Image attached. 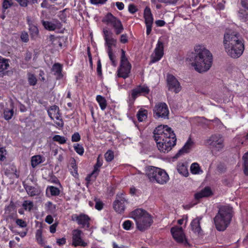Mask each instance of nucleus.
Returning <instances> with one entry per match:
<instances>
[{
  "label": "nucleus",
  "instance_id": "1",
  "mask_svg": "<svg viewBox=\"0 0 248 248\" xmlns=\"http://www.w3.org/2000/svg\"><path fill=\"white\" fill-rule=\"evenodd\" d=\"M244 40L237 32L226 29L223 36V45L225 51L232 58L237 59L243 53L245 49Z\"/></svg>",
  "mask_w": 248,
  "mask_h": 248
},
{
  "label": "nucleus",
  "instance_id": "2",
  "mask_svg": "<svg viewBox=\"0 0 248 248\" xmlns=\"http://www.w3.org/2000/svg\"><path fill=\"white\" fill-rule=\"evenodd\" d=\"M187 60L191 62L192 66L196 71L201 73L210 69L212 64L213 56L204 46L198 45L195 46L193 51L188 54Z\"/></svg>",
  "mask_w": 248,
  "mask_h": 248
},
{
  "label": "nucleus",
  "instance_id": "3",
  "mask_svg": "<svg viewBox=\"0 0 248 248\" xmlns=\"http://www.w3.org/2000/svg\"><path fill=\"white\" fill-rule=\"evenodd\" d=\"M232 207L225 205L219 208L217 214L214 218L216 229L223 231L228 227L233 215Z\"/></svg>",
  "mask_w": 248,
  "mask_h": 248
},
{
  "label": "nucleus",
  "instance_id": "4",
  "mask_svg": "<svg viewBox=\"0 0 248 248\" xmlns=\"http://www.w3.org/2000/svg\"><path fill=\"white\" fill-rule=\"evenodd\" d=\"M130 216L135 221L137 228L141 232L148 229L153 222L151 215L141 208L133 211L130 213Z\"/></svg>",
  "mask_w": 248,
  "mask_h": 248
},
{
  "label": "nucleus",
  "instance_id": "5",
  "mask_svg": "<svg viewBox=\"0 0 248 248\" xmlns=\"http://www.w3.org/2000/svg\"><path fill=\"white\" fill-rule=\"evenodd\" d=\"M154 138L155 140L167 141V143L174 146L176 138L173 131L168 125H159L154 131Z\"/></svg>",
  "mask_w": 248,
  "mask_h": 248
},
{
  "label": "nucleus",
  "instance_id": "6",
  "mask_svg": "<svg viewBox=\"0 0 248 248\" xmlns=\"http://www.w3.org/2000/svg\"><path fill=\"white\" fill-rule=\"evenodd\" d=\"M145 172L150 181L152 183L164 185L169 180L167 173L164 170L157 167L148 166L146 168Z\"/></svg>",
  "mask_w": 248,
  "mask_h": 248
},
{
  "label": "nucleus",
  "instance_id": "7",
  "mask_svg": "<svg viewBox=\"0 0 248 248\" xmlns=\"http://www.w3.org/2000/svg\"><path fill=\"white\" fill-rule=\"evenodd\" d=\"M131 64L128 62L125 56V52L121 49L120 65L117 70V76L124 79L129 76L131 69Z\"/></svg>",
  "mask_w": 248,
  "mask_h": 248
},
{
  "label": "nucleus",
  "instance_id": "8",
  "mask_svg": "<svg viewBox=\"0 0 248 248\" xmlns=\"http://www.w3.org/2000/svg\"><path fill=\"white\" fill-rule=\"evenodd\" d=\"M212 151H221L224 147V139L219 134L211 135L206 141Z\"/></svg>",
  "mask_w": 248,
  "mask_h": 248
},
{
  "label": "nucleus",
  "instance_id": "9",
  "mask_svg": "<svg viewBox=\"0 0 248 248\" xmlns=\"http://www.w3.org/2000/svg\"><path fill=\"white\" fill-rule=\"evenodd\" d=\"M102 21L108 25L112 26L115 29V33L117 35L120 34L124 30L121 21L111 13H108L103 19Z\"/></svg>",
  "mask_w": 248,
  "mask_h": 248
},
{
  "label": "nucleus",
  "instance_id": "10",
  "mask_svg": "<svg viewBox=\"0 0 248 248\" xmlns=\"http://www.w3.org/2000/svg\"><path fill=\"white\" fill-rule=\"evenodd\" d=\"M102 21L108 25L112 26L115 29V33L117 35L120 34L124 30L121 21L111 13H108L103 19Z\"/></svg>",
  "mask_w": 248,
  "mask_h": 248
},
{
  "label": "nucleus",
  "instance_id": "11",
  "mask_svg": "<svg viewBox=\"0 0 248 248\" xmlns=\"http://www.w3.org/2000/svg\"><path fill=\"white\" fill-rule=\"evenodd\" d=\"M153 113L155 118L169 119V109L167 105L164 102L156 103L154 108Z\"/></svg>",
  "mask_w": 248,
  "mask_h": 248
},
{
  "label": "nucleus",
  "instance_id": "12",
  "mask_svg": "<svg viewBox=\"0 0 248 248\" xmlns=\"http://www.w3.org/2000/svg\"><path fill=\"white\" fill-rule=\"evenodd\" d=\"M127 201L124 197L122 193H118L116 196V199L113 202V206L114 210L118 213H123L125 208V204Z\"/></svg>",
  "mask_w": 248,
  "mask_h": 248
},
{
  "label": "nucleus",
  "instance_id": "13",
  "mask_svg": "<svg viewBox=\"0 0 248 248\" xmlns=\"http://www.w3.org/2000/svg\"><path fill=\"white\" fill-rule=\"evenodd\" d=\"M167 82L168 90L177 93L182 89L180 83L177 78L172 75H168L167 76Z\"/></svg>",
  "mask_w": 248,
  "mask_h": 248
},
{
  "label": "nucleus",
  "instance_id": "14",
  "mask_svg": "<svg viewBox=\"0 0 248 248\" xmlns=\"http://www.w3.org/2000/svg\"><path fill=\"white\" fill-rule=\"evenodd\" d=\"M105 45L107 46V52L112 51V47H115L117 40L112 37V32L108 30L104 29L103 31Z\"/></svg>",
  "mask_w": 248,
  "mask_h": 248
},
{
  "label": "nucleus",
  "instance_id": "15",
  "mask_svg": "<svg viewBox=\"0 0 248 248\" xmlns=\"http://www.w3.org/2000/svg\"><path fill=\"white\" fill-rule=\"evenodd\" d=\"M173 238L179 243H187L185 235L182 227H174L170 230Z\"/></svg>",
  "mask_w": 248,
  "mask_h": 248
},
{
  "label": "nucleus",
  "instance_id": "16",
  "mask_svg": "<svg viewBox=\"0 0 248 248\" xmlns=\"http://www.w3.org/2000/svg\"><path fill=\"white\" fill-rule=\"evenodd\" d=\"M90 219L88 215L84 214L75 215L74 217H72V220L76 221L78 225L81 226V228L86 229L90 227Z\"/></svg>",
  "mask_w": 248,
  "mask_h": 248
},
{
  "label": "nucleus",
  "instance_id": "17",
  "mask_svg": "<svg viewBox=\"0 0 248 248\" xmlns=\"http://www.w3.org/2000/svg\"><path fill=\"white\" fill-rule=\"evenodd\" d=\"M163 43L160 40H158L156 47L154 50L155 53L151 55V62L154 63L160 60L163 56Z\"/></svg>",
  "mask_w": 248,
  "mask_h": 248
},
{
  "label": "nucleus",
  "instance_id": "18",
  "mask_svg": "<svg viewBox=\"0 0 248 248\" xmlns=\"http://www.w3.org/2000/svg\"><path fill=\"white\" fill-rule=\"evenodd\" d=\"M82 232L81 230L76 229L72 232V244L75 247L82 246L86 247L87 246V243L84 242L81 239V234Z\"/></svg>",
  "mask_w": 248,
  "mask_h": 248
},
{
  "label": "nucleus",
  "instance_id": "19",
  "mask_svg": "<svg viewBox=\"0 0 248 248\" xmlns=\"http://www.w3.org/2000/svg\"><path fill=\"white\" fill-rule=\"evenodd\" d=\"M23 187L26 190L27 194L31 197L38 196L41 192L40 188L39 186H30L24 182L23 183Z\"/></svg>",
  "mask_w": 248,
  "mask_h": 248
},
{
  "label": "nucleus",
  "instance_id": "20",
  "mask_svg": "<svg viewBox=\"0 0 248 248\" xmlns=\"http://www.w3.org/2000/svg\"><path fill=\"white\" fill-rule=\"evenodd\" d=\"M158 149L160 152L166 153L170 151L173 146L171 144L167 143V141L155 140Z\"/></svg>",
  "mask_w": 248,
  "mask_h": 248
},
{
  "label": "nucleus",
  "instance_id": "21",
  "mask_svg": "<svg viewBox=\"0 0 248 248\" xmlns=\"http://www.w3.org/2000/svg\"><path fill=\"white\" fill-rule=\"evenodd\" d=\"M42 24L44 28L48 31H54L56 29H60L62 25L58 21H56L55 23H52L48 21H42Z\"/></svg>",
  "mask_w": 248,
  "mask_h": 248
},
{
  "label": "nucleus",
  "instance_id": "22",
  "mask_svg": "<svg viewBox=\"0 0 248 248\" xmlns=\"http://www.w3.org/2000/svg\"><path fill=\"white\" fill-rule=\"evenodd\" d=\"M193 142L189 138L187 142L185 143L183 147L180 149L179 152L176 154V156L178 157L184 153H187L189 152V149L191 147Z\"/></svg>",
  "mask_w": 248,
  "mask_h": 248
},
{
  "label": "nucleus",
  "instance_id": "23",
  "mask_svg": "<svg viewBox=\"0 0 248 248\" xmlns=\"http://www.w3.org/2000/svg\"><path fill=\"white\" fill-rule=\"evenodd\" d=\"M201 219V217H197L194 219L191 222V229L194 232L199 233L201 231V228L200 226V221Z\"/></svg>",
  "mask_w": 248,
  "mask_h": 248
},
{
  "label": "nucleus",
  "instance_id": "24",
  "mask_svg": "<svg viewBox=\"0 0 248 248\" xmlns=\"http://www.w3.org/2000/svg\"><path fill=\"white\" fill-rule=\"evenodd\" d=\"M212 194V191L208 187H206L200 192L195 194V198L197 200H199L203 197H206L210 196Z\"/></svg>",
  "mask_w": 248,
  "mask_h": 248
},
{
  "label": "nucleus",
  "instance_id": "25",
  "mask_svg": "<svg viewBox=\"0 0 248 248\" xmlns=\"http://www.w3.org/2000/svg\"><path fill=\"white\" fill-rule=\"evenodd\" d=\"M177 170L181 175L187 177L188 175V171L187 165L183 162H179L177 165Z\"/></svg>",
  "mask_w": 248,
  "mask_h": 248
},
{
  "label": "nucleus",
  "instance_id": "26",
  "mask_svg": "<svg viewBox=\"0 0 248 248\" xmlns=\"http://www.w3.org/2000/svg\"><path fill=\"white\" fill-rule=\"evenodd\" d=\"M144 17L145 24H153V17L151 9L148 7H146L144 11Z\"/></svg>",
  "mask_w": 248,
  "mask_h": 248
},
{
  "label": "nucleus",
  "instance_id": "27",
  "mask_svg": "<svg viewBox=\"0 0 248 248\" xmlns=\"http://www.w3.org/2000/svg\"><path fill=\"white\" fill-rule=\"evenodd\" d=\"M47 113L51 119L54 120V116L58 115L60 113V109L57 106L53 105L48 109Z\"/></svg>",
  "mask_w": 248,
  "mask_h": 248
},
{
  "label": "nucleus",
  "instance_id": "28",
  "mask_svg": "<svg viewBox=\"0 0 248 248\" xmlns=\"http://www.w3.org/2000/svg\"><path fill=\"white\" fill-rule=\"evenodd\" d=\"M52 70L54 72V75L57 76V79H60L62 77V66L60 63H55L52 66Z\"/></svg>",
  "mask_w": 248,
  "mask_h": 248
},
{
  "label": "nucleus",
  "instance_id": "29",
  "mask_svg": "<svg viewBox=\"0 0 248 248\" xmlns=\"http://www.w3.org/2000/svg\"><path fill=\"white\" fill-rule=\"evenodd\" d=\"M11 107H13V103H12ZM14 115V110L13 108L11 109L5 108L3 110V118L6 120H9L12 119Z\"/></svg>",
  "mask_w": 248,
  "mask_h": 248
},
{
  "label": "nucleus",
  "instance_id": "30",
  "mask_svg": "<svg viewBox=\"0 0 248 248\" xmlns=\"http://www.w3.org/2000/svg\"><path fill=\"white\" fill-rule=\"evenodd\" d=\"M50 192V196H57L60 193V189L54 186H48L46 189V194H48V192Z\"/></svg>",
  "mask_w": 248,
  "mask_h": 248
},
{
  "label": "nucleus",
  "instance_id": "31",
  "mask_svg": "<svg viewBox=\"0 0 248 248\" xmlns=\"http://www.w3.org/2000/svg\"><path fill=\"white\" fill-rule=\"evenodd\" d=\"M50 41L54 47H57L58 45L60 48L62 47V43L61 41V39L58 37H56L54 35H51L49 36Z\"/></svg>",
  "mask_w": 248,
  "mask_h": 248
},
{
  "label": "nucleus",
  "instance_id": "32",
  "mask_svg": "<svg viewBox=\"0 0 248 248\" xmlns=\"http://www.w3.org/2000/svg\"><path fill=\"white\" fill-rule=\"evenodd\" d=\"M96 100L99 103L101 109L104 110L107 107V101L105 97L100 95H98L96 96Z\"/></svg>",
  "mask_w": 248,
  "mask_h": 248
},
{
  "label": "nucleus",
  "instance_id": "33",
  "mask_svg": "<svg viewBox=\"0 0 248 248\" xmlns=\"http://www.w3.org/2000/svg\"><path fill=\"white\" fill-rule=\"evenodd\" d=\"M42 162V156L40 155H34L31 157V163L33 168L36 167Z\"/></svg>",
  "mask_w": 248,
  "mask_h": 248
},
{
  "label": "nucleus",
  "instance_id": "34",
  "mask_svg": "<svg viewBox=\"0 0 248 248\" xmlns=\"http://www.w3.org/2000/svg\"><path fill=\"white\" fill-rule=\"evenodd\" d=\"M190 171L192 174H199L202 172L201 168L197 163H193L191 165Z\"/></svg>",
  "mask_w": 248,
  "mask_h": 248
},
{
  "label": "nucleus",
  "instance_id": "35",
  "mask_svg": "<svg viewBox=\"0 0 248 248\" xmlns=\"http://www.w3.org/2000/svg\"><path fill=\"white\" fill-rule=\"evenodd\" d=\"M9 66L8 60L0 56V71L6 70Z\"/></svg>",
  "mask_w": 248,
  "mask_h": 248
},
{
  "label": "nucleus",
  "instance_id": "36",
  "mask_svg": "<svg viewBox=\"0 0 248 248\" xmlns=\"http://www.w3.org/2000/svg\"><path fill=\"white\" fill-rule=\"evenodd\" d=\"M147 111L145 109L140 110L137 114V118L140 122H142L147 118Z\"/></svg>",
  "mask_w": 248,
  "mask_h": 248
},
{
  "label": "nucleus",
  "instance_id": "37",
  "mask_svg": "<svg viewBox=\"0 0 248 248\" xmlns=\"http://www.w3.org/2000/svg\"><path fill=\"white\" fill-rule=\"evenodd\" d=\"M244 160V172L246 175H248V152L245 154L243 156Z\"/></svg>",
  "mask_w": 248,
  "mask_h": 248
},
{
  "label": "nucleus",
  "instance_id": "38",
  "mask_svg": "<svg viewBox=\"0 0 248 248\" xmlns=\"http://www.w3.org/2000/svg\"><path fill=\"white\" fill-rule=\"evenodd\" d=\"M55 119V123L56 125L60 127H62L64 125L63 121L62 118V116L60 113L59 115L54 116V120Z\"/></svg>",
  "mask_w": 248,
  "mask_h": 248
},
{
  "label": "nucleus",
  "instance_id": "39",
  "mask_svg": "<svg viewBox=\"0 0 248 248\" xmlns=\"http://www.w3.org/2000/svg\"><path fill=\"white\" fill-rule=\"evenodd\" d=\"M28 82L30 85L34 86L37 83V78L34 75L29 73L28 77Z\"/></svg>",
  "mask_w": 248,
  "mask_h": 248
},
{
  "label": "nucleus",
  "instance_id": "40",
  "mask_svg": "<svg viewBox=\"0 0 248 248\" xmlns=\"http://www.w3.org/2000/svg\"><path fill=\"white\" fill-rule=\"evenodd\" d=\"M53 140L59 142L60 144H64L66 143L67 139L64 137L56 135L53 137Z\"/></svg>",
  "mask_w": 248,
  "mask_h": 248
},
{
  "label": "nucleus",
  "instance_id": "41",
  "mask_svg": "<svg viewBox=\"0 0 248 248\" xmlns=\"http://www.w3.org/2000/svg\"><path fill=\"white\" fill-rule=\"evenodd\" d=\"M22 206L25 210L31 211L33 208V203L30 201H25L22 204Z\"/></svg>",
  "mask_w": 248,
  "mask_h": 248
},
{
  "label": "nucleus",
  "instance_id": "42",
  "mask_svg": "<svg viewBox=\"0 0 248 248\" xmlns=\"http://www.w3.org/2000/svg\"><path fill=\"white\" fill-rule=\"evenodd\" d=\"M29 30L30 34L32 37L36 36L39 33L38 28L36 26L34 25H30Z\"/></svg>",
  "mask_w": 248,
  "mask_h": 248
},
{
  "label": "nucleus",
  "instance_id": "43",
  "mask_svg": "<svg viewBox=\"0 0 248 248\" xmlns=\"http://www.w3.org/2000/svg\"><path fill=\"white\" fill-rule=\"evenodd\" d=\"M2 8L3 9L6 10L13 5V0H2Z\"/></svg>",
  "mask_w": 248,
  "mask_h": 248
},
{
  "label": "nucleus",
  "instance_id": "44",
  "mask_svg": "<svg viewBox=\"0 0 248 248\" xmlns=\"http://www.w3.org/2000/svg\"><path fill=\"white\" fill-rule=\"evenodd\" d=\"M102 160L100 159V156L97 159V162L94 167L93 171L98 174L99 171V168L102 165Z\"/></svg>",
  "mask_w": 248,
  "mask_h": 248
},
{
  "label": "nucleus",
  "instance_id": "45",
  "mask_svg": "<svg viewBox=\"0 0 248 248\" xmlns=\"http://www.w3.org/2000/svg\"><path fill=\"white\" fill-rule=\"evenodd\" d=\"M105 157L106 160L108 162H110L114 158V154L112 151L109 150L105 154Z\"/></svg>",
  "mask_w": 248,
  "mask_h": 248
},
{
  "label": "nucleus",
  "instance_id": "46",
  "mask_svg": "<svg viewBox=\"0 0 248 248\" xmlns=\"http://www.w3.org/2000/svg\"><path fill=\"white\" fill-rule=\"evenodd\" d=\"M108 53L112 65L115 67L116 66L117 62L115 60V56L113 55L112 51L108 52Z\"/></svg>",
  "mask_w": 248,
  "mask_h": 248
},
{
  "label": "nucleus",
  "instance_id": "47",
  "mask_svg": "<svg viewBox=\"0 0 248 248\" xmlns=\"http://www.w3.org/2000/svg\"><path fill=\"white\" fill-rule=\"evenodd\" d=\"M140 95H141V93L140 92V90L138 88V87L135 89H134L133 90H132L131 97H132L133 101H134L138 96H139Z\"/></svg>",
  "mask_w": 248,
  "mask_h": 248
},
{
  "label": "nucleus",
  "instance_id": "48",
  "mask_svg": "<svg viewBox=\"0 0 248 248\" xmlns=\"http://www.w3.org/2000/svg\"><path fill=\"white\" fill-rule=\"evenodd\" d=\"M7 151L3 147L0 148V161H3L6 159Z\"/></svg>",
  "mask_w": 248,
  "mask_h": 248
},
{
  "label": "nucleus",
  "instance_id": "49",
  "mask_svg": "<svg viewBox=\"0 0 248 248\" xmlns=\"http://www.w3.org/2000/svg\"><path fill=\"white\" fill-rule=\"evenodd\" d=\"M42 234V231L41 229H38L36 231V238L37 240V242L39 244H43V243Z\"/></svg>",
  "mask_w": 248,
  "mask_h": 248
},
{
  "label": "nucleus",
  "instance_id": "50",
  "mask_svg": "<svg viewBox=\"0 0 248 248\" xmlns=\"http://www.w3.org/2000/svg\"><path fill=\"white\" fill-rule=\"evenodd\" d=\"M75 151L79 155H82L84 153V149L82 145L77 144L74 146Z\"/></svg>",
  "mask_w": 248,
  "mask_h": 248
},
{
  "label": "nucleus",
  "instance_id": "51",
  "mask_svg": "<svg viewBox=\"0 0 248 248\" xmlns=\"http://www.w3.org/2000/svg\"><path fill=\"white\" fill-rule=\"evenodd\" d=\"M138 88L140 90L141 94H147L149 93L150 91L148 87L145 86H139Z\"/></svg>",
  "mask_w": 248,
  "mask_h": 248
},
{
  "label": "nucleus",
  "instance_id": "52",
  "mask_svg": "<svg viewBox=\"0 0 248 248\" xmlns=\"http://www.w3.org/2000/svg\"><path fill=\"white\" fill-rule=\"evenodd\" d=\"M98 174L93 171L90 174H89L86 178V180L89 183L92 180H95Z\"/></svg>",
  "mask_w": 248,
  "mask_h": 248
},
{
  "label": "nucleus",
  "instance_id": "53",
  "mask_svg": "<svg viewBox=\"0 0 248 248\" xmlns=\"http://www.w3.org/2000/svg\"><path fill=\"white\" fill-rule=\"evenodd\" d=\"M132 225V222L129 220L125 221L123 224V228L126 230H129Z\"/></svg>",
  "mask_w": 248,
  "mask_h": 248
},
{
  "label": "nucleus",
  "instance_id": "54",
  "mask_svg": "<svg viewBox=\"0 0 248 248\" xmlns=\"http://www.w3.org/2000/svg\"><path fill=\"white\" fill-rule=\"evenodd\" d=\"M21 7H26L29 3V0H15Z\"/></svg>",
  "mask_w": 248,
  "mask_h": 248
},
{
  "label": "nucleus",
  "instance_id": "55",
  "mask_svg": "<svg viewBox=\"0 0 248 248\" xmlns=\"http://www.w3.org/2000/svg\"><path fill=\"white\" fill-rule=\"evenodd\" d=\"M16 223L18 226L21 228H25L27 226L26 222L22 219H16Z\"/></svg>",
  "mask_w": 248,
  "mask_h": 248
},
{
  "label": "nucleus",
  "instance_id": "56",
  "mask_svg": "<svg viewBox=\"0 0 248 248\" xmlns=\"http://www.w3.org/2000/svg\"><path fill=\"white\" fill-rule=\"evenodd\" d=\"M72 142H78L80 140V136L78 132L74 133L72 136Z\"/></svg>",
  "mask_w": 248,
  "mask_h": 248
},
{
  "label": "nucleus",
  "instance_id": "57",
  "mask_svg": "<svg viewBox=\"0 0 248 248\" xmlns=\"http://www.w3.org/2000/svg\"><path fill=\"white\" fill-rule=\"evenodd\" d=\"M20 38L21 40L25 43H27L29 41V35L28 33L26 32H22Z\"/></svg>",
  "mask_w": 248,
  "mask_h": 248
},
{
  "label": "nucleus",
  "instance_id": "58",
  "mask_svg": "<svg viewBox=\"0 0 248 248\" xmlns=\"http://www.w3.org/2000/svg\"><path fill=\"white\" fill-rule=\"evenodd\" d=\"M128 11L131 14H134L137 11V9L134 4H130L128 6Z\"/></svg>",
  "mask_w": 248,
  "mask_h": 248
},
{
  "label": "nucleus",
  "instance_id": "59",
  "mask_svg": "<svg viewBox=\"0 0 248 248\" xmlns=\"http://www.w3.org/2000/svg\"><path fill=\"white\" fill-rule=\"evenodd\" d=\"M107 0H90L91 2L93 4H104Z\"/></svg>",
  "mask_w": 248,
  "mask_h": 248
},
{
  "label": "nucleus",
  "instance_id": "60",
  "mask_svg": "<svg viewBox=\"0 0 248 248\" xmlns=\"http://www.w3.org/2000/svg\"><path fill=\"white\" fill-rule=\"evenodd\" d=\"M128 41L127 36L126 34H123L121 36L120 42L122 43L125 44Z\"/></svg>",
  "mask_w": 248,
  "mask_h": 248
},
{
  "label": "nucleus",
  "instance_id": "61",
  "mask_svg": "<svg viewBox=\"0 0 248 248\" xmlns=\"http://www.w3.org/2000/svg\"><path fill=\"white\" fill-rule=\"evenodd\" d=\"M66 243V239L65 238H59L57 240V243L59 245H64Z\"/></svg>",
  "mask_w": 248,
  "mask_h": 248
},
{
  "label": "nucleus",
  "instance_id": "62",
  "mask_svg": "<svg viewBox=\"0 0 248 248\" xmlns=\"http://www.w3.org/2000/svg\"><path fill=\"white\" fill-rule=\"evenodd\" d=\"M103 203L101 202H96L95 205V208L98 210H100L103 208Z\"/></svg>",
  "mask_w": 248,
  "mask_h": 248
},
{
  "label": "nucleus",
  "instance_id": "63",
  "mask_svg": "<svg viewBox=\"0 0 248 248\" xmlns=\"http://www.w3.org/2000/svg\"><path fill=\"white\" fill-rule=\"evenodd\" d=\"M45 221L47 223L50 224L53 221V218L51 215H47L46 217Z\"/></svg>",
  "mask_w": 248,
  "mask_h": 248
},
{
  "label": "nucleus",
  "instance_id": "64",
  "mask_svg": "<svg viewBox=\"0 0 248 248\" xmlns=\"http://www.w3.org/2000/svg\"><path fill=\"white\" fill-rule=\"evenodd\" d=\"M242 6L248 10V0H241Z\"/></svg>",
  "mask_w": 248,
  "mask_h": 248
}]
</instances>
